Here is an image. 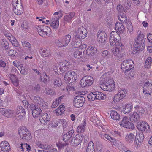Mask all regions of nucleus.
I'll return each instance as SVG.
<instances>
[{
	"instance_id": "18",
	"label": "nucleus",
	"mask_w": 152,
	"mask_h": 152,
	"mask_svg": "<svg viewBox=\"0 0 152 152\" xmlns=\"http://www.w3.org/2000/svg\"><path fill=\"white\" fill-rule=\"evenodd\" d=\"M13 11L17 15H19L22 14L23 11V7L22 4H17L15 6H13Z\"/></svg>"
},
{
	"instance_id": "1",
	"label": "nucleus",
	"mask_w": 152,
	"mask_h": 152,
	"mask_svg": "<svg viewBox=\"0 0 152 152\" xmlns=\"http://www.w3.org/2000/svg\"><path fill=\"white\" fill-rule=\"evenodd\" d=\"M100 82V87L106 91H112L115 88L114 81L111 79L101 78Z\"/></svg>"
},
{
	"instance_id": "38",
	"label": "nucleus",
	"mask_w": 152,
	"mask_h": 152,
	"mask_svg": "<svg viewBox=\"0 0 152 152\" xmlns=\"http://www.w3.org/2000/svg\"><path fill=\"white\" fill-rule=\"evenodd\" d=\"M132 69H125V74L127 76V77L131 78V77H133V73L131 70Z\"/></svg>"
},
{
	"instance_id": "29",
	"label": "nucleus",
	"mask_w": 152,
	"mask_h": 152,
	"mask_svg": "<svg viewBox=\"0 0 152 152\" xmlns=\"http://www.w3.org/2000/svg\"><path fill=\"white\" fill-rule=\"evenodd\" d=\"M49 79V75H47L45 72H44L42 75L40 77V81L43 82L45 84H47L48 83Z\"/></svg>"
},
{
	"instance_id": "23",
	"label": "nucleus",
	"mask_w": 152,
	"mask_h": 152,
	"mask_svg": "<svg viewBox=\"0 0 152 152\" xmlns=\"http://www.w3.org/2000/svg\"><path fill=\"white\" fill-rule=\"evenodd\" d=\"M115 29L117 32L121 33L124 31V27L122 23L117 22L115 25Z\"/></svg>"
},
{
	"instance_id": "7",
	"label": "nucleus",
	"mask_w": 152,
	"mask_h": 152,
	"mask_svg": "<svg viewBox=\"0 0 152 152\" xmlns=\"http://www.w3.org/2000/svg\"><path fill=\"white\" fill-rule=\"evenodd\" d=\"M94 81L93 78L90 76L83 77L80 81V84L81 87H85L91 86Z\"/></svg>"
},
{
	"instance_id": "44",
	"label": "nucleus",
	"mask_w": 152,
	"mask_h": 152,
	"mask_svg": "<svg viewBox=\"0 0 152 152\" xmlns=\"http://www.w3.org/2000/svg\"><path fill=\"white\" fill-rule=\"evenodd\" d=\"M107 35L103 31H99L97 33V38H107Z\"/></svg>"
},
{
	"instance_id": "12",
	"label": "nucleus",
	"mask_w": 152,
	"mask_h": 152,
	"mask_svg": "<svg viewBox=\"0 0 152 152\" xmlns=\"http://www.w3.org/2000/svg\"><path fill=\"white\" fill-rule=\"evenodd\" d=\"M83 137L81 134L77 135L72 138L71 143L73 146H77L81 143Z\"/></svg>"
},
{
	"instance_id": "59",
	"label": "nucleus",
	"mask_w": 152,
	"mask_h": 152,
	"mask_svg": "<svg viewBox=\"0 0 152 152\" xmlns=\"http://www.w3.org/2000/svg\"><path fill=\"white\" fill-rule=\"evenodd\" d=\"M37 107L36 106L33 104H27V108L30 109L32 111L35 109Z\"/></svg>"
},
{
	"instance_id": "50",
	"label": "nucleus",
	"mask_w": 152,
	"mask_h": 152,
	"mask_svg": "<svg viewBox=\"0 0 152 152\" xmlns=\"http://www.w3.org/2000/svg\"><path fill=\"white\" fill-rule=\"evenodd\" d=\"M110 37V38H116L117 37H120V36L117 31H113L111 32Z\"/></svg>"
},
{
	"instance_id": "48",
	"label": "nucleus",
	"mask_w": 152,
	"mask_h": 152,
	"mask_svg": "<svg viewBox=\"0 0 152 152\" xmlns=\"http://www.w3.org/2000/svg\"><path fill=\"white\" fill-rule=\"evenodd\" d=\"M135 137L137 138V139L138 140V141L140 142V143H141L143 141L144 137V136L142 132L137 134Z\"/></svg>"
},
{
	"instance_id": "61",
	"label": "nucleus",
	"mask_w": 152,
	"mask_h": 152,
	"mask_svg": "<svg viewBox=\"0 0 152 152\" xmlns=\"http://www.w3.org/2000/svg\"><path fill=\"white\" fill-rule=\"evenodd\" d=\"M46 93L47 95H52L54 94V91L51 89H48L46 90Z\"/></svg>"
},
{
	"instance_id": "30",
	"label": "nucleus",
	"mask_w": 152,
	"mask_h": 152,
	"mask_svg": "<svg viewBox=\"0 0 152 152\" xmlns=\"http://www.w3.org/2000/svg\"><path fill=\"white\" fill-rule=\"evenodd\" d=\"M110 115L111 118L114 120H119L120 119V115L116 111H112Z\"/></svg>"
},
{
	"instance_id": "47",
	"label": "nucleus",
	"mask_w": 152,
	"mask_h": 152,
	"mask_svg": "<svg viewBox=\"0 0 152 152\" xmlns=\"http://www.w3.org/2000/svg\"><path fill=\"white\" fill-rule=\"evenodd\" d=\"M75 57L77 58H79L83 56L82 51L80 50H76L74 53Z\"/></svg>"
},
{
	"instance_id": "2",
	"label": "nucleus",
	"mask_w": 152,
	"mask_h": 152,
	"mask_svg": "<svg viewBox=\"0 0 152 152\" xmlns=\"http://www.w3.org/2000/svg\"><path fill=\"white\" fill-rule=\"evenodd\" d=\"M77 79V75L76 73L74 71H69L67 72L65 74L64 80L65 82L67 83L72 85L73 82Z\"/></svg>"
},
{
	"instance_id": "34",
	"label": "nucleus",
	"mask_w": 152,
	"mask_h": 152,
	"mask_svg": "<svg viewBox=\"0 0 152 152\" xmlns=\"http://www.w3.org/2000/svg\"><path fill=\"white\" fill-rule=\"evenodd\" d=\"M60 65L59 64H56L53 67V69L55 72L58 74L61 71H64L63 68H61V65Z\"/></svg>"
},
{
	"instance_id": "24",
	"label": "nucleus",
	"mask_w": 152,
	"mask_h": 152,
	"mask_svg": "<svg viewBox=\"0 0 152 152\" xmlns=\"http://www.w3.org/2000/svg\"><path fill=\"white\" fill-rule=\"evenodd\" d=\"M71 45L75 48L79 47L81 45L82 42L80 39H72Z\"/></svg>"
},
{
	"instance_id": "21",
	"label": "nucleus",
	"mask_w": 152,
	"mask_h": 152,
	"mask_svg": "<svg viewBox=\"0 0 152 152\" xmlns=\"http://www.w3.org/2000/svg\"><path fill=\"white\" fill-rule=\"evenodd\" d=\"M97 49L91 46H89L86 50V54L89 56H91L96 54Z\"/></svg>"
},
{
	"instance_id": "32",
	"label": "nucleus",
	"mask_w": 152,
	"mask_h": 152,
	"mask_svg": "<svg viewBox=\"0 0 152 152\" xmlns=\"http://www.w3.org/2000/svg\"><path fill=\"white\" fill-rule=\"evenodd\" d=\"M118 19L122 23H126L127 22V17L125 14L121 13L118 16Z\"/></svg>"
},
{
	"instance_id": "55",
	"label": "nucleus",
	"mask_w": 152,
	"mask_h": 152,
	"mask_svg": "<svg viewBox=\"0 0 152 152\" xmlns=\"http://www.w3.org/2000/svg\"><path fill=\"white\" fill-rule=\"evenodd\" d=\"M135 108L137 111L141 114L144 113L145 112L144 109L141 107L137 106L135 107Z\"/></svg>"
},
{
	"instance_id": "19",
	"label": "nucleus",
	"mask_w": 152,
	"mask_h": 152,
	"mask_svg": "<svg viewBox=\"0 0 152 152\" xmlns=\"http://www.w3.org/2000/svg\"><path fill=\"white\" fill-rule=\"evenodd\" d=\"M70 41V39H60L56 42V44L59 47L66 46Z\"/></svg>"
},
{
	"instance_id": "41",
	"label": "nucleus",
	"mask_w": 152,
	"mask_h": 152,
	"mask_svg": "<svg viewBox=\"0 0 152 152\" xmlns=\"http://www.w3.org/2000/svg\"><path fill=\"white\" fill-rule=\"evenodd\" d=\"M110 42L111 45H115V46H116L117 45H121L122 43L119 41H117V39H110Z\"/></svg>"
},
{
	"instance_id": "5",
	"label": "nucleus",
	"mask_w": 152,
	"mask_h": 152,
	"mask_svg": "<svg viewBox=\"0 0 152 152\" xmlns=\"http://www.w3.org/2000/svg\"><path fill=\"white\" fill-rule=\"evenodd\" d=\"M87 34V30L83 26H81L75 30L73 35L75 38H85Z\"/></svg>"
},
{
	"instance_id": "3",
	"label": "nucleus",
	"mask_w": 152,
	"mask_h": 152,
	"mask_svg": "<svg viewBox=\"0 0 152 152\" xmlns=\"http://www.w3.org/2000/svg\"><path fill=\"white\" fill-rule=\"evenodd\" d=\"M124 48V46L122 43L121 45H117L116 46L113 48L112 50V58L113 60L120 58L121 57V50Z\"/></svg>"
},
{
	"instance_id": "46",
	"label": "nucleus",
	"mask_w": 152,
	"mask_h": 152,
	"mask_svg": "<svg viewBox=\"0 0 152 152\" xmlns=\"http://www.w3.org/2000/svg\"><path fill=\"white\" fill-rule=\"evenodd\" d=\"M29 27V23L27 21L24 20L21 25V27L23 30L28 29Z\"/></svg>"
},
{
	"instance_id": "57",
	"label": "nucleus",
	"mask_w": 152,
	"mask_h": 152,
	"mask_svg": "<svg viewBox=\"0 0 152 152\" xmlns=\"http://www.w3.org/2000/svg\"><path fill=\"white\" fill-rule=\"evenodd\" d=\"M20 4H22L21 0H12V4L13 7L15 6Z\"/></svg>"
},
{
	"instance_id": "36",
	"label": "nucleus",
	"mask_w": 152,
	"mask_h": 152,
	"mask_svg": "<svg viewBox=\"0 0 152 152\" xmlns=\"http://www.w3.org/2000/svg\"><path fill=\"white\" fill-rule=\"evenodd\" d=\"M152 62V59L151 57H148L145 62L144 66L145 68H149L151 66Z\"/></svg>"
},
{
	"instance_id": "16",
	"label": "nucleus",
	"mask_w": 152,
	"mask_h": 152,
	"mask_svg": "<svg viewBox=\"0 0 152 152\" xmlns=\"http://www.w3.org/2000/svg\"><path fill=\"white\" fill-rule=\"evenodd\" d=\"M50 20V26L54 29H57L59 25L58 18L57 17H52Z\"/></svg>"
},
{
	"instance_id": "42",
	"label": "nucleus",
	"mask_w": 152,
	"mask_h": 152,
	"mask_svg": "<svg viewBox=\"0 0 152 152\" xmlns=\"http://www.w3.org/2000/svg\"><path fill=\"white\" fill-rule=\"evenodd\" d=\"M95 92L90 93L87 96V98L88 100L90 101H93L96 99L95 96L96 94H95Z\"/></svg>"
},
{
	"instance_id": "56",
	"label": "nucleus",
	"mask_w": 152,
	"mask_h": 152,
	"mask_svg": "<svg viewBox=\"0 0 152 152\" xmlns=\"http://www.w3.org/2000/svg\"><path fill=\"white\" fill-rule=\"evenodd\" d=\"M26 68L23 67L20 69V73L23 75H26L27 74V71Z\"/></svg>"
},
{
	"instance_id": "27",
	"label": "nucleus",
	"mask_w": 152,
	"mask_h": 152,
	"mask_svg": "<svg viewBox=\"0 0 152 152\" xmlns=\"http://www.w3.org/2000/svg\"><path fill=\"white\" fill-rule=\"evenodd\" d=\"M41 112H42V111L40 108L38 107H37L35 109L32 111L33 117L34 118L39 117L41 115Z\"/></svg>"
},
{
	"instance_id": "52",
	"label": "nucleus",
	"mask_w": 152,
	"mask_h": 152,
	"mask_svg": "<svg viewBox=\"0 0 152 152\" xmlns=\"http://www.w3.org/2000/svg\"><path fill=\"white\" fill-rule=\"evenodd\" d=\"M125 23L126 24V26L129 31H131L133 29V28L131 21L127 20V22Z\"/></svg>"
},
{
	"instance_id": "64",
	"label": "nucleus",
	"mask_w": 152,
	"mask_h": 152,
	"mask_svg": "<svg viewBox=\"0 0 152 152\" xmlns=\"http://www.w3.org/2000/svg\"><path fill=\"white\" fill-rule=\"evenodd\" d=\"M67 145V144L65 143L64 144L61 143H60L56 144V145L59 149H61L65 146Z\"/></svg>"
},
{
	"instance_id": "8",
	"label": "nucleus",
	"mask_w": 152,
	"mask_h": 152,
	"mask_svg": "<svg viewBox=\"0 0 152 152\" xmlns=\"http://www.w3.org/2000/svg\"><path fill=\"white\" fill-rule=\"evenodd\" d=\"M137 129L142 132H146L150 131V127L148 124L144 121H141L138 122L136 125Z\"/></svg>"
},
{
	"instance_id": "39",
	"label": "nucleus",
	"mask_w": 152,
	"mask_h": 152,
	"mask_svg": "<svg viewBox=\"0 0 152 152\" xmlns=\"http://www.w3.org/2000/svg\"><path fill=\"white\" fill-rule=\"evenodd\" d=\"M1 45L3 49L6 50L8 49L9 44L7 41L5 39H3L2 40Z\"/></svg>"
},
{
	"instance_id": "9",
	"label": "nucleus",
	"mask_w": 152,
	"mask_h": 152,
	"mask_svg": "<svg viewBox=\"0 0 152 152\" xmlns=\"http://www.w3.org/2000/svg\"><path fill=\"white\" fill-rule=\"evenodd\" d=\"M85 101V98L81 96L77 95L75 97L73 100V105L76 107H82Z\"/></svg>"
},
{
	"instance_id": "11",
	"label": "nucleus",
	"mask_w": 152,
	"mask_h": 152,
	"mask_svg": "<svg viewBox=\"0 0 152 152\" xmlns=\"http://www.w3.org/2000/svg\"><path fill=\"white\" fill-rule=\"evenodd\" d=\"M134 66V63L132 60H124L123 61L121 65V69L123 71L127 68L132 69Z\"/></svg>"
},
{
	"instance_id": "35",
	"label": "nucleus",
	"mask_w": 152,
	"mask_h": 152,
	"mask_svg": "<svg viewBox=\"0 0 152 152\" xmlns=\"http://www.w3.org/2000/svg\"><path fill=\"white\" fill-rule=\"evenodd\" d=\"M44 26H36V28L39 34L43 37L44 31L43 30V28Z\"/></svg>"
},
{
	"instance_id": "40",
	"label": "nucleus",
	"mask_w": 152,
	"mask_h": 152,
	"mask_svg": "<svg viewBox=\"0 0 152 152\" xmlns=\"http://www.w3.org/2000/svg\"><path fill=\"white\" fill-rule=\"evenodd\" d=\"M132 106L130 104H127L125 106V108L123 109V112L125 114L129 113L131 111Z\"/></svg>"
},
{
	"instance_id": "14",
	"label": "nucleus",
	"mask_w": 152,
	"mask_h": 152,
	"mask_svg": "<svg viewBox=\"0 0 152 152\" xmlns=\"http://www.w3.org/2000/svg\"><path fill=\"white\" fill-rule=\"evenodd\" d=\"M10 150V146L7 142L4 141L1 142L0 144V152H9Z\"/></svg>"
},
{
	"instance_id": "10",
	"label": "nucleus",
	"mask_w": 152,
	"mask_h": 152,
	"mask_svg": "<svg viewBox=\"0 0 152 152\" xmlns=\"http://www.w3.org/2000/svg\"><path fill=\"white\" fill-rule=\"evenodd\" d=\"M142 92L148 97L150 96L152 92V84L148 82H146L142 88Z\"/></svg>"
},
{
	"instance_id": "4",
	"label": "nucleus",
	"mask_w": 152,
	"mask_h": 152,
	"mask_svg": "<svg viewBox=\"0 0 152 152\" xmlns=\"http://www.w3.org/2000/svg\"><path fill=\"white\" fill-rule=\"evenodd\" d=\"M145 39H136L134 44V46L136 49V51H142L145 46Z\"/></svg>"
},
{
	"instance_id": "53",
	"label": "nucleus",
	"mask_w": 152,
	"mask_h": 152,
	"mask_svg": "<svg viewBox=\"0 0 152 152\" xmlns=\"http://www.w3.org/2000/svg\"><path fill=\"white\" fill-rule=\"evenodd\" d=\"M59 64L61 65V68H64L63 70H64L65 68L66 67L69 65V63L67 62L66 61H64L63 62H61Z\"/></svg>"
},
{
	"instance_id": "20",
	"label": "nucleus",
	"mask_w": 152,
	"mask_h": 152,
	"mask_svg": "<svg viewBox=\"0 0 152 152\" xmlns=\"http://www.w3.org/2000/svg\"><path fill=\"white\" fill-rule=\"evenodd\" d=\"M1 111V113L7 117H10L14 115L15 113L13 110L4 109Z\"/></svg>"
},
{
	"instance_id": "63",
	"label": "nucleus",
	"mask_w": 152,
	"mask_h": 152,
	"mask_svg": "<svg viewBox=\"0 0 152 152\" xmlns=\"http://www.w3.org/2000/svg\"><path fill=\"white\" fill-rule=\"evenodd\" d=\"M64 21L67 22H70L71 21L72 19L70 17V16L68 15H66L64 17Z\"/></svg>"
},
{
	"instance_id": "25",
	"label": "nucleus",
	"mask_w": 152,
	"mask_h": 152,
	"mask_svg": "<svg viewBox=\"0 0 152 152\" xmlns=\"http://www.w3.org/2000/svg\"><path fill=\"white\" fill-rule=\"evenodd\" d=\"M99 136L102 139L104 140L107 139L111 142H112L114 139V138L111 137L104 132H100L99 133Z\"/></svg>"
},
{
	"instance_id": "26",
	"label": "nucleus",
	"mask_w": 152,
	"mask_h": 152,
	"mask_svg": "<svg viewBox=\"0 0 152 152\" xmlns=\"http://www.w3.org/2000/svg\"><path fill=\"white\" fill-rule=\"evenodd\" d=\"M140 119V116L137 112H134L130 117V120L132 122H136Z\"/></svg>"
},
{
	"instance_id": "15",
	"label": "nucleus",
	"mask_w": 152,
	"mask_h": 152,
	"mask_svg": "<svg viewBox=\"0 0 152 152\" xmlns=\"http://www.w3.org/2000/svg\"><path fill=\"white\" fill-rule=\"evenodd\" d=\"M32 99L33 100L34 102L36 103L37 104H39V106L41 107H44L47 105V103L45 102L43 100L38 96H32Z\"/></svg>"
},
{
	"instance_id": "58",
	"label": "nucleus",
	"mask_w": 152,
	"mask_h": 152,
	"mask_svg": "<svg viewBox=\"0 0 152 152\" xmlns=\"http://www.w3.org/2000/svg\"><path fill=\"white\" fill-rule=\"evenodd\" d=\"M13 64L19 70H20V69L22 68L23 67V65L17 62L16 63L15 61L13 62Z\"/></svg>"
},
{
	"instance_id": "31",
	"label": "nucleus",
	"mask_w": 152,
	"mask_h": 152,
	"mask_svg": "<svg viewBox=\"0 0 152 152\" xmlns=\"http://www.w3.org/2000/svg\"><path fill=\"white\" fill-rule=\"evenodd\" d=\"M135 138V135L132 133L127 134L125 137L126 140L130 143L133 142Z\"/></svg>"
},
{
	"instance_id": "6",
	"label": "nucleus",
	"mask_w": 152,
	"mask_h": 152,
	"mask_svg": "<svg viewBox=\"0 0 152 152\" xmlns=\"http://www.w3.org/2000/svg\"><path fill=\"white\" fill-rule=\"evenodd\" d=\"M18 134L23 140H28L31 138L30 132L25 127H23L19 130Z\"/></svg>"
},
{
	"instance_id": "33",
	"label": "nucleus",
	"mask_w": 152,
	"mask_h": 152,
	"mask_svg": "<svg viewBox=\"0 0 152 152\" xmlns=\"http://www.w3.org/2000/svg\"><path fill=\"white\" fill-rule=\"evenodd\" d=\"M43 30L44 31L43 37H45V36H48L50 35V33L51 32V29L48 26H44Z\"/></svg>"
},
{
	"instance_id": "54",
	"label": "nucleus",
	"mask_w": 152,
	"mask_h": 152,
	"mask_svg": "<svg viewBox=\"0 0 152 152\" xmlns=\"http://www.w3.org/2000/svg\"><path fill=\"white\" fill-rule=\"evenodd\" d=\"M125 127H126L129 129H133L134 127V126L133 123L128 121L127 124L126 125Z\"/></svg>"
},
{
	"instance_id": "49",
	"label": "nucleus",
	"mask_w": 152,
	"mask_h": 152,
	"mask_svg": "<svg viewBox=\"0 0 152 152\" xmlns=\"http://www.w3.org/2000/svg\"><path fill=\"white\" fill-rule=\"evenodd\" d=\"M16 113L17 114H19L20 113H23L25 114V112L24 110V109L20 106H18L16 108Z\"/></svg>"
},
{
	"instance_id": "37",
	"label": "nucleus",
	"mask_w": 152,
	"mask_h": 152,
	"mask_svg": "<svg viewBox=\"0 0 152 152\" xmlns=\"http://www.w3.org/2000/svg\"><path fill=\"white\" fill-rule=\"evenodd\" d=\"M64 108L63 106L60 108H58L54 111V113L57 115L58 116L61 115L64 113Z\"/></svg>"
},
{
	"instance_id": "51",
	"label": "nucleus",
	"mask_w": 152,
	"mask_h": 152,
	"mask_svg": "<svg viewBox=\"0 0 152 152\" xmlns=\"http://www.w3.org/2000/svg\"><path fill=\"white\" fill-rule=\"evenodd\" d=\"M7 39L9 40L11 42L12 45L15 47H18L19 45V43L18 41L16 39Z\"/></svg>"
},
{
	"instance_id": "22",
	"label": "nucleus",
	"mask_w": 152,
	"mask_h": 152,
	"mask_svg": "<svg viewBox=\"0 0 152 152\" xmlns=\"http://www.w3.org/2000/svg\"><path fill=\"white\" fill-rule=\"evenodd\" d=\"M40 52L41 56L43 57H49L51 54L50 51L46 49L41 48L40 49Z\"/></svg>"
},
{
	"instance_id": "17",
	"label": "nucleus",
	"mask_w": 152,
	"mask_h": 152,
	"mask_svg": "<svg viewBox=\"0 0 152 152\" xmlns=\"http://www.w3.org/2000/svg\"><path fill=\"white\" fill-rule=\"evenodd\" d=\"M50 116L47 113L41 114L39 116L40 122L43 124H45L47 122H48L50 121Z\"/></svg>"
},
{
	"instance_id": "60",
	"label": "nucleus",
	"mask_w": 152,
	"mask_h": 152,
	"mask_svg": "<svg viewBox=\"0 0 152 152\" xmlns=\"http://www.w3.org/2000/svg\"><path fill=\"white\" fill-rule=\"evenodd\" d=\"M128 119L127 117H124L123 118L122 120L120 123V125L121 126H124V124L125 122L128 123Z\"/></svg>"
},
{
	"instance_id": "13",
	"label": "nucleus",
	"mask_w": 152,
	"mask_h": 152,
	"mask_svg": "<svg viewBox=\"0 0 152 152\" xmlns=\"http://www.w3.org/2000/svg\"><path fill=\"white\" fill-rule=\"evenodd\" d=\"M126 93V90H122L120 89V90H119L118 93L114 96V101L116 102H118L125 96Z\"/></svg>"
},
{
	"instance_id": "62",
	"label": "nucleus",
	"mask_w": 152,
	"mask_h": 152,
	"mask_svg": "<svg viewBox=\"0 0 152 152\" xmlns=\"http://www.w3.org/2000/svg\"><path fill=\"white\" fill-rule=\"evenodd\" d=\"M22 45L24 47H27L29 48H30L31 47V45L28 42H22Z\"/></svg>"
},
{
	"instance_id": "43",
	"label": "nucleus",
	"mask_w": 152,
	"mask_h": 152,
	"mask_svg": "<svg viewBox=\"0 0 152 152\" xmlns=\"http://www.w3.org/2000/svg\"><path fill=\"white\" fill-rule=\"evenodd\" d=\"M54 87H59L62 85L61 80L58 78H56L53 82Z\"/></svg>"
},
{
	"instance_id": "28",
	"label": "nucleus",
	"mask_w": 152,
	"mask_h": 152,
	"mask_svg": "<svg viewBox=\"0 0 152 152\" xmlns=\"http://www.w3.org/2000/svg\"><path fill=\"white\" fill-rule=\"evenodd\" d=\"M74 131L73 130H71L68 132L64 134L63 137V140L64 141H66L68 140L69 139L72 137Z\"/></svg>"
},
{
	"instance_id": "45",
	"label": "nucleus",
	"mask_w": 152,
	"mask_h": 152,
	"mask_svg": "<svg viewBox=\"0 0 152 152\" xmlns=\"http://www.w3.org/2000/svg\"><path fill=\"white\" fill-rule=\"evenodd\" d=\"M86 126V124L84 122L83 124L81 125L78 126L77 129V132H83L84 131V128Z\"/></svg>"
}]
</instances>
